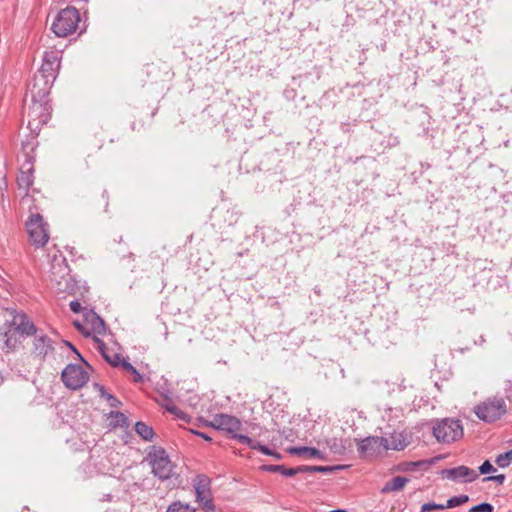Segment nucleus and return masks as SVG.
<instances>
[{"mask_svg":"<svg viewBox=\"0 0 512 512\" xmlns=\"http://www.w3.org/2000/svg\"><path fill=\"white\" fill-rule=\"evenodd\" d=\"M60 67V52L48 51L44 54L43 63L39 73L35 75L33 82L29 85V92L34 101L28 110V125L37 128L39 124L46 122L47 117L42 115L45 110L40 101L49 93L50 87L56 78Z\"/></svg>","mask_w":512,"mask_h":512,"instance_id":"nucleus-1","label":"nucleus"},{"mask_svg":"<svg viewBox=\"0 0 512 512\" xmlns=\"http://www.w3.org/2000/svg\"><path fill=\"white\" fill-rule=\"evenodd\" d=\"M7 313L11 320L10 324L0 333V342H3V348L11 349L16 344V338L14 337L16 332L22 335H32L36 332V328L25 314L19 313L14 309H7Z\"/></svg>","mask_w":512,"mask_h":512,"instance_id":"nucleus-2","label":"nucleus"},{"mask_svg":"<svg viewBox=\"0 0 512 512\" xmlns=\"http://www.w3.org/2000/svg\"><path fill=\"white\" fill-rule=\"evenodd\" d=\"M80 15L76 8L62 9L55 17L51 29L57 37H67L76 31Z\"/></svg>","mask_w":512,"mask_h":512,"instance_id":"nucleus-3","label":"nucleus"},{"mask_svg":"<svg viewBox=\"0 0 512 512\" xmlns=\"http://www.w3.org/2000/svg\"><path fill=\"white\" fill-rule=\"evenodd\" d=\"M507 411L504 398L493 396L474 407L476 416L485 422H494L499 420Z\"/></svg>","mask_w":512,"mask_h":512,"instance_id":"nucleus-4","label":"nucleus"},{"mask_svg":"<svg viewBox=\"0 0 512 512\" xmlns=\"http://www.w3.org/2000/svg\"><path fill=\"white\" fill-rule=\"evenodd\" d=\"M433 435L439 442L452 443L463 436V426L459 419L444 418L433 426Z\"/></svg>","mask_w":512,"mask_h":512,"instance_id":"nucleus-5","label":"nucleus"},{"mask_svg":"<svg viewBox=\"0 0 512 512\" xmlns=\"http://www.w3.org/2000/svg\"><path fill=\"white\" fill-rule=\"evenodd\" d=\"M147 461L155 477L160 480H167L172 477L175 465L171 462L165 450L154 447L148 453Z\"/></svg>","mask_w":512,"mask_h":512,"instance_id":"nucleus-6","label":"nucleus"},{"mask_svg":"<svg viewBox=\"0 0 512 512\" xmlns=\"http://www.w3.org/2000/svg\"><path fill=\"white\" fill-rule=\"evenodd\" d=\"M210 484V479L205 475H198L193 481L196 502L204 512L215 511Z\"/></svg>","mask_w":512,"mask_h":512,"instance_id":"nucleus-7","label":"nucleus"},{"mask_svg":"<svg viewBox=\"0 0 512 512\" xmlns=\"http://www.w3.org/2000/svg\"><path fill=\"white\" fill-rule=\"evenodd\" d=\"M29 239L36 247H43L49 240L47 224L40 214H33L26 222Z\"/></svg>","mask_w":512,"mask_h":512,"instance_id":"nucleus-8","label":"nucleus"},{"mask_svg":"<svg viewBox=\"0 0 512 512\" xmlns=\"http://www.w3.org/2000/svg\"><path fill=\"white\" fill-rule=\"evenodd\" d=\"M66 387L76 390L83 387L89 380L87 371L78 364H69L61 375Z\"/></svg>","mask_w":512,"mask_h":512,"instance_id":"nucleus-9","label":"nucleus"},{"mask_svg":"<svg viewBox=\"0 0 512 512\" xmlns=\"http://www.w3.org/2000/svg\"><path fill=\"white\" fill-rule=\"evenodd\" d=\"M443 478L455 482H473L479 477V473L467 466H458L455 468L444 469Z\"/></svg>","mask_w":512,"mask_h":512,"instance_id":"nucleus-10","label":"nucleus"},{"mask_svg":"<svg viewBox=\"0 0 512 512\" xmlns=\"http://www.w3.org/2000/svg\"><path fill=\"white\" fill-rule=\"evenodd\" d=\"M210 425L218 430L227 431L228 433H235L241 428V422L234 416L227 414L215 415Z\"/></svg>","mask_w":512,"mask_h":512,"instance_id":"nucleus-11","label":"nucleus"},{"mask_svg":"<svg viewBox=\"0 0 512 512\" xmlns=\"http://www.w3.org/2000/svg\"><path fill=\"white\" fill-rule=\"evenodd\" d=\"M385 437L372 436L360 441L358 451L365 455H374L384 450Z\"/></svg>","mask_w":512,"mask_h":512,"instance_id":"nucleus-12","label":"nucleus"},{"mask_svg":"<svg viewBox=\"0 0 512 512\" xmlns=\"http://www.w3.org/2000/svg\"><path fill=\"white\" fill-rule=\"evenodd\" d=\"M53 351L52 341L44 334L37 335L34 339L33 353L40 359H44Z\"/></svg>","mask_w":512,"mask_h":512,"instance_id":"nucleus-13","label":"nucleus"},{"mask_svg":"<svg viewBox=\"0 0 512 512\" xmlns=\"http://www.w3.org/2000/svg\"><path fill=\"white\" fill-rule=\"evenodd\" d=\"M93 340L96 343L97 349L109 364H111L114 367L121 366V362L123 359L118 353H115L112 350H110L106 346V344L103 341H101L98 337L94 336Z\"/></svg>","mask_w":512,"mask_h":512,"instance_id":"nucleus-14","label":"nucleus"},{"mask_svg":"<svg viewBox=\"0 0 512 512\" xmlns=\"http://www.w3.org/2000/svg\"><path fill=\"white\" fill-rule=\"evenodd\" d=\"M386 442L384 444V451L392 450H403L408 444V437L401 432H394L389 438L385 437Z\"/></svg>","mask_w":512,"mask_h":512,"instance_id":"nucleus-15","label":"nucleus"},{"mask_svg":"<svg viewBox=\"0 0 512 512\" xmlns=\"http://www.w3.org/2000/svg\"><path fill=\"white\" fill-rule=\"evenodd\" d=\"M85 323L88 329L95 334H103L105 332V323L94 311H89L85 314Z\"/></svg>","mask_w":512,"mask_h":512,"instance_id":"nucleus-16","label":"nucleus"},{"mask_svg":"<svg viewBox=\"0 0 512 512\" xmlns=\"http://www.w3.org/2000/svg\"><path fill=\"white\" fill-rule=\"evenodd\" d=\"M409 482V479L403 476L393 477L391 480L385 483L381 491L383 493L395 492L402 490L405 485Z\"/></svg>","mask_w":512,"mask_h":512,"instance_id":"nucleus-17","label":"nucleus"},{"mask_svg":"<svg viewBox=\"0 0 512 512\" xmlns=\"http://www.w3.org/2000/svg\"><path fill=\"white\" fill-rule=\"evenodd\" d=\"M290 454L299 455V456H306L309 458H321L322 454L321 452L312 447H291L287 450Z\"/></svg>","mask_w":512,"mask_h":512,"instance_id":"nucleus-18","label":"nucleus"},{"mask_svg":"<svg viewBox=\"0 0 512 512\" xmlns=\"http://www.w3.org/2000/svg\"><path fill=\"white\" fill-rule=\"evenodd\" d=\"M135 431L144 440L150 441L154 436L152 427L148 426L144 422H137L135 424Z\"/></svg>","mask_w":512,"mask_h":512,"instance_id":"nucleus-19","label":"nucleus"},{"mask_svg":"<svg viewBox=\"0 0 512 512\" xmlns=\"http://www.w3.org/2000/svg\"><path fill=\"white\" fill-rule=\"evenodd\" d=\"M267 470L272 472H279L287 477H292L297 473H300L299 467L296 468H286L283 465H271L267 467Z\"/></svg>","mask_w":512,"mask_h":512,"instance_id":"nucleus-20","label":"nucleus"},{"mask_svg":"<svg viewBox=\"0 0 512 512\" xmlns=\"http://www.w3.org/2000/svg\"><path fill=\"white\" fill-rule=\"evenodd\" d=\"M495 463L500 468L508 467L512 463V449L503 454H499L495 459Z\"/></svg>","mask_w":512,"mask_h":512,"instance_id":"nucleus-21","label":"nucleus"},{"mask_svg":"<svg viewBox=\"0 0 512 512\" xmlns=\"http://www.w3.org/2000/svg\"><path fill=\"white\" fill-rule=\"evenodd\" d=\"M166 512H195V509L188 504H183L180 501L170 504Z\"/></svg>","mask_w":512,"mask_h":512,"instance_id":"nucleus-22","label":"nucleus"},{"mask_svg":"<svg viewBox=\"0 0 512 512\" xmlns=\"http://www.w3.org/2000/svg\"><path fill=\"white\" fill-rule=\"evenodd\" d=\"M121 367L133 375L134 382H141L143 380L142 375L137 371V369L125 359L122 360Z\"/></svg>","mask_w":512,"mask_h":512,"instance_id":"nucleus-23","label":"nucleus"},{"mask_svg":"<svg viewBox=\"0 0 512 512\" xmlns=\"http://www.w3.org/2000/svg\"><path fill=\"white\" fill-rule=\"evenodd\" d=\"M469 501V497L467 495L454 496L447 500L445 507L446 509L454 508L460 506Z\"/></svg>","mask_w":512,"mask_h":512,"instance_id":"nucleus-24","label":"nucleus"},{"mask_svg":"<svg viewBox=\"0 0 512 512\" xmlns=\"http://www.w3.org/2000/svg\"><path fill=\"white\" fill-rule=\"evenodd\" d=\"M337 469V467H329V466H299L300 472H322L328 473Z\"/></svg>","mask_w":512,"mask_h":512,"instance_id":"nucleus-25","label":"nucleus"},{"mask_svg":"<svg viewBox=\"0 0 512 512\" xmlns=\"http://www.w3.org/2000/svg\"><path fill=\"white\" fill-rule=\"evenodd\" d=\"M17 181L19 187L24 189H28L33 183L31 174L26 172H22Z\"/></svg>","mask_w":512,"mask_h":512,"instance_id":"nucleus-26","label":"nucleus"},{"mask_svg":"<svg viewBox=\"0 0 512 512\" xmlns=\"http://www.w3.org/2000/svg\"><path fill=\"white\" fill-rule=\"evenodd\" d=\"M165 408L179 419L185 420L187 418V414L175 405H166Z\"/></svg>","mask_w":512,"mask_h":512,"instance_id":"nucleus-27","label":"nucleus"},{"mask_svg":"<svg viewBox=\"0 0 512 512\" xmlns=\"http://www.w3.org/2000/svg\"><path fill=\"white\" fill-rule=\"evenodd\" d=\"M232 438L237 439L240 443L245 444L252 449H256V444L248 436L233 433Z\"/></svg>","mask_w":512,"mask_h":512,"instance_id":"nucleus-28","label":"nucleus"},{"mask_svg":"<svg viewBox=\"0 0 512 512\" xmlns=\"http://www.w3.org/2000/svg\"><path fill=\"white\" fill-rule=\"evenodd\" d=\"M232 438L237 439L240 443L245 444L252 449H256V444L248 436L233 433Z\"/></svg>","mask_w":512,"mask_h":512,"instance_id":"nucleus-29","label":"nucleus"},{"mask_svg":"<svg viewBox=\"0 0 512 512\" xmlns=\"http://www.w3.org/2000/svg\"><path fill=\"white\" fill-rule=\"evenodd\" d=\"M494 508L490 503H480L470 508L469 512H493Z\"/></svg>","mask_w":512,"mask_h":512,"instance_id":"nucleus-30","label":"nucleus"},{"mask_svg":"<svg viewBox=\"0 0 512 512\" xmlns=\"http://www.w3.org/2000/svg\"><path fill=\"white\" fill-rule=\"evenodd\" d=\"M444 509H446L445 504L424 503L421 506V512H430L432 510H444Z\"/></svg>","mask_w":512,"mask_h":512,"instance_id":"nucleus-31","label":"nucleus"},{"mask_svg":"<svg viewBox=\"0 0 512 512\" xmlns=\"http://www.w3.org/2000/svg\"><path fill=\"white\" fill-rule=\"evenodd\" d=\"M496 469L493 467V465L490 463V461L486 460L479 466V473L480 474H488L495 472Z\"/></svg>","mask_w":512,"mask_h":512,"instance_id":"nucleus-32","label":"nucleus"},{"mask_svg":"<svg viewBox=\"0 0 512 512\" xmlns=\"http://www.w3.org/2000/svg\"><path fill=\"white\" fill-rule=\"evenodd\" d=\"M74 326L86 337L91 335V331L88 329V325L86 323H81L79 321L74 322Z\"/></svg>","mask_w":512,"mask_h":512,"instance_id":"nucleus-33","label":"nucleus"},{"mask_svg":"<svg viewBox=\"0 0 512 512\" xmlns=\"http://www.w3.org/2000/svg\"><path fill=\"white\" fill-rule=\"evenodd\" d=\"M483 481H486V482H496L497 484L501 485L505 481V475L504 474H499V475H495V476H487V477H485L483 479Z\"/></svg>","mask_w":512,"mask_h":512,"instance_id":"nucleus-34","label":"nucleus"},{"mask_svg":"<svg viewBox=\"0 0 512 512\" xmlns=\"http://www.w3.org/2000/svg\"><path fill=\"white\" fill-rule=\"evenodd\" d=\"M256 449H258L261 453H263L265 455H272V456H275L276 458L280 459V455L278 453L272 452L268 447H266L264 445L256 444Z\"/></svg>","mask_w":512,"mask_h":512,"instance_id":"nucleus-35","label":"nucleus"},{"mask_svg":"<svg viewBox=\"0 0 512 512\" xmlns=\"http://www.w3.org/2000/svg\"><path fill=\"white\" fill-rule=\"evenodd\" d=\"M51 282L55 283L57 285V289L58 291H61V292H64L67 290V284L63 287L62 286V281H59L56 276H55V273L52 274V277H51Z\"/></svg>","mask_w":512,"mask_h":512,"instance_id":"nucleus-36","label":"nucleus"},{"mask_svg":"<svg viewBox=\"0 0 512 512\" xmlns=\"http://www.w3.org/2000/svg\"><path fill=\"white\" fill-rule=\"evenodd\" d=\"M69 306L74 313H79L82 309L81 303L78 301H71Z\"/></svg>","mask_w":512,"mask_h":512,"instance_id":"nucleus-37","label":"nucleus"},{"mask_svg":"<svg viewBox=\"0 0 512 512\" xmlns=\"http://www.w3.org/2000/svg\"><path fill=\"white\" fill-rule=\"evenodd\" d=\"M120 404H121V403H120V401H119L116 397H114L113 395H109V405H110L111 407L116 408V407H118Z\"/></svg>","mask_w":512,"mask_h":512,"instance_id":"nucleus-38","label":"nucleus"},{"mask_svg":"<svg viewBox=\"0 0 512 512\" xmlns=\"http://www.w3.org/2000/svg\"><path fill=\"white\" fill-rule=\"evenodd\" d=\"M99 391H100V395H101V397L106 398V399H107V401L109 402V395H110V394H109V393H107V392L104 390V388H103V387H99Z\"/></svg>","mask_w":512,"mask_h":512,"instance_id":"nucleus-39","label":"nucleus"},{"mask_svg":"<svg viewBox=\"0 0 512 512\" xmlns=\"http://www.w3.org/2000/svg\"><path fill=\"white\" fill-rule=\"evenodd\" d=\"M99 391H100V395H101V397L106 398V399H107V401L109 402V395H110V394H109V393H107V392L104 390V388H103V387H99Z\"/></svg>","mask_w":512,"mask_h":512,"instance_id":"nucleus-40","label":"nucleus"},{"mask_svg":"<svg viewBox=\"0 0 512 512\" xmlns=\"http://www.w3.org/2000/svg\"><path fill=\"white\" fill-rule=\"evenodd\" d=\"M194 433H195L196 435H198V436L202 437V438H203V439H205L206 441H210V440H211V438H210L207 434H205V433H203V432L195 431Z\"/></svg>","mask_w":512,"mask_h":512,"instance_id":"nucleus-41","label":"nucleus"},{"mask_svg":"<svg viewBox=\"0 0 512 512\" xmlns=\"http://www.w3.org/2000/svg\"><path fill=\"white\" fill-rule=\"evenodd\" d=\"M69 278H70V277H69V274H66V277H65V276H63V277H62V280L65 282V284H67V283H68V279H69Z\"/></svg>","mask_w":512,"mask_h":512,"instance_id":"nucleus-42","label":"nucleus"},{"mask_svg":"<svg viewBox=\"0 0 512 512\" xmlns=\"http://www.w3.org/2000/svg\"><path fill=\"white\" fill-rule=\"evenodd\" d=\"M330 512H347L346 510H341V509H336V510H332Z\"/></svg>","mask_w":512,"mask_h":512,"instance_id":"nucleus-43","label":"nucleus"},{"mask_svg":"<svg viewBox=\"0 0 512 512\" xmlns=\"http://www.w3.org/2000/svg\"><path fill=\"white\" fill-rule=\"evenodd\" d=\"M117 416H119V417H121V418H123V417H124V415H123L122 413H117Z\"/></svg>","mask_w":512,"mask_h":512,"instance_id":"nucleus-44","label":"nucleus"},{"mask_svg":"<svg viewBox=\"0 0 512 512\" xmlns=\"http://www.w3.org/2000/svg\"><path fill=\"white\" fill-rule=\"evenodd\" d=\"M69 346L72 348V350H73V351L77 352V351L75 350V347H73L71 344H69Z\"/></svg>","mask_w":512,"mask_h":512,"instance_id":"nucleus-45","label":"nucleus"}]
</instances>
